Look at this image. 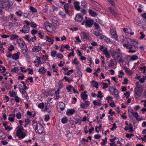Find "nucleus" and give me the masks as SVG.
I'll list each match as a JSON object with an SVG mask.
<instances>
[{
	"label": "nucleus",
	"instance_id": "obj_1",
	"mask_svg": "<svg viewBox=\"0 0 146 146\" xmlns=\"http://www.w3.org/2000/svg\"><path fill=\"white\" fill-rule=\"evenodd\" d=\"M32 125L36 133H42L43 131V126L39 123L33 120L32 121Z\"/></svg>",
	"mask_w": 146,
	"mask_h": 146
},
{
	"label": "nucleus",
	"instance_id": "obj_2",
	"mask_svg": "<svg viewBox=\"0 0 146 146\" xmlns=\"http://www.w3.org/2000/svg\"><path fill=\"white\" fill-rule=\"evenodd\" d=\"M128 41L130 46H132V49L128 50V52L131 53L135 52L137 50L138 47L136 45L138 43V42L136 40L131 39H129Z\"/></svg>",
	"mask_w": 146,
	"mask_h": 146
},
{
	"label": "nucleus",
	"instance_id": "obj_3",
	"mask_svg": "<svg viewBox=\"0 0 146 146\" xmlns=\"http://www.w3.org/2000/svg\"><path fill=\"white\" fill-rule=\"evenodd\" d=\"M128 115L131 119H132L135 117L137 120L141 121L143 119L142 118L140 117L137 112L134 111L131 108L128 110Z\"/></svg>",
	"mask_w": 146,
	"mask_h": 146
},
{
	"label": "nucleus",
	"instance_id": "obj_4",
	"mask_svg": "<svg viewBox=\"0 0 146 146\" xmlns=\"http://www.w3.org/2000/svg\"><path fill=\"white\" fill-rule=\"evenodd\" d=\"M13 4V2L10 0H0V6L3 8H9Z\"/></svg>",
	"mask_w": 146,
	"mask_h": 146
},
{
	"label": "nucleus",
	"instance_id": "obj_5",
	"mask_svg": "<svg viewBox=\"0 0 146 146\" xmlns=\"http://www.w3.org/2000/svg\"><path fill=\"white\" fill-rule=\"evenodd\" d=\"M17 130L16 133V135L20 139L24 138L26 136V134L23 132L24 130L23 128L21 126H18L17 127Z\"/></svg>",
	"mask_w": 146,
	"mask_h": 146
},
{
	"label": "nucleus",
	"instance_id": "obj_6",
	"mask_svg": "<svg viewBox=\"0 0 146 146\" xmlns=\"http://www.w3.org/2000/svg\"><path fill=\"white\" fill-rule=\"evenodd\" d=\"M143 90L141 86H137L134 90L135 96L136 98H139L141 96Z\"/></svg>",
	"mask_w": 146,
	"mask_h": 146
},
{
	"label": "nucleus",
	"instance_id": "obj_7",
	"mask_svg": "<svg viewBox=\"0 0 146 146\" xmlns=\"http://www.w3.org/2000/svg\"><path fill=\"white\" fill-rule=\"evenodd\" d=\"M93 22V20L90 18H88V20H85V21H84L82 23V25H84L85 23L86 27H91L92 26Z\"/></svg>",
	"mask_w": 146,
	"mask_h": 146
},
{
	"label": "nucleus",
	"instance_id": "obj_8",
	"mask_svg": "<svg viewBox=\"0 0 146 146\" xmlns=\"http://www.w3.org/2000/svg\"><path fill=\"white\" fill-rule=\"evenodd\" d=\"M81 39L83 41H86L89 39L90 36L88 32H82L80 34Z\"/></svg>",
	"mask_w": 146,
	"mask_h": 146
},
{
	"label": "nucleus",
	"instance_id": "obj_9",
	"mask_svg": "<svg viewBox=\"0 0 146 146\" xmlns=\"http://www.w3.org/2000/svg\"><path fill=\"white\" fill-rule=\"evenodd\" d=\"M109 90L111 95H114L115 97L117 98H118L119 97L118 91L116 89L110 87L109 88Z\"/></svg>",
	"mask_w": 146,
	"mask_h": 146
},
{
	"label": "nucleus",
	"instance_id": "obj_10",
	"mask_svg": "<svg viewBox=\"0 0 146 146\" xmlns=\"http://www.w3.org/2000/svg\"><path fill=\"white\" fill-rule=\"evenodd\" d=\"M115 29V27H111L110 28V33L111 37L114 38L116 40H117L118 39V36L116 34Z\"/></svg>",
	"mask_w": 146,
	"mask_h": 146
},
{
	"label": "nucleus",
	"instance_id": "obj_11",
	"mask_svg": "<svg viewBox=\"0 0 146 146\" xmlns=\"http://www.w3.org/2000/svg\"><path fill=\"white\" fill-rule=\"evenodd\" d=\"M60 22V20L57 18L54 17L52 20V23L55 27H58L59 26Z\"/></svg>",
	"mask_w": 146,
	"mask_h": 146
},
{
	"label": "nucleus",
	"instance_id": "obj_12",
	"mask_svg": "<svg viewBox=\"0 0 146 146\" xmlns=\"http://www.w3.org/2000/svg\"><path fill=\"white\" fill-rule=\"evenodd\" d=\"M111 54L112 57L116 60L121 55V54L119 52L114 51H112L111 52Z\"/></svg>",
	"mask_w": 146,
	"mask_h": 146
},
{
	"label": "nucleus",
	"instance_id": "obj_13",
	"mask_svg": "<svg viewBox=\"0 0 146 146\" xmlns=\"http://www.w3.org/2000/svg\"><path fill=\"white\" fill-rule=\"evenodd\" d=\"M30 30V27L29 26L24 25L22 29L20 30V31L24 34L28 33Z\"/></svg>",
	"mask_w": 146,
	"mask_h": 146
},
{
	"label": "nucleus",
	"instance_id": "obj_14",
	"mask_svg": "<svg viewBox=\"0 0 146 146\" xmlns=\"http://www.w3.org/2000/svg\"><path fill=\"white\" fill-rule=\"evenodd\" d=\"M17 42L19 46L21 49L26 48V47H27L24 41L23 40L19 39L18 40Z\"/></svg>",
	"mask_w": 146,
	"mask_h": 146
},
{
	"label": "nucleus",
	"instance_id": "obj_15",
	"mask_svg": "<svg viewBox=\"0 0 146 146\" xmlns=\"http://www.w3.org/2000/svg\"><path fill=\"white\" fill-rule=\"evenodd\" d=\"M101 40L104 41L107 43H111L112 41L110 38L101 34Z\"/></svg>",
	"mask_w": 146,
	"mask_h": 146
},
{
	"label": "nucleus",
	"instance_id": "obj_16",
	"mask_svg": "<svg viewBox=\"0 0 146 146\" xmlns=\"http://www.w3.org/2000/svg\"><path fill=\"white\" fill-rule=\"evenodd\" d=\"M42 49L41 46H35L32 48V51L35 53L39 52Z\"/></svg>",
	"mask_w": 146,
	"mask_h": 146
},
{
	"label": "nucleus",
	"instance_id": "obj_17",
	"mask_svg": "<svg viewBox=\"0 0 146 146\" xmlns=\"http://www.w3.org/2000/svg\"><path fill=\"white\" fill-rule=\"evenodd\" d=\"M23 68L25 69V68L22 67H20V69L22 72H26L27 70H28L29 71V72H28V74H33V70L32 69L28 68L27 69H26L25 70H23Z\"/></svg>",
	"mask_w": 146,
	"mask_h": 146
},
{
	"label": "nucleus",
	"instance_id": "obj_18",
	"mask_svg": "<svg viewBox=\"0 0 146 146\" xmlns=\"http://www.w3.org/2000/svg\"><path fill=\"white\" fill-rule=\"evenodd\" d=\"M20 54V52L18 51L17 53H15L12 55V58L13 60H17L19 58V56Z\"/></svg>",
	"mask_w": 146,
	"mask_h": 146
},
{
	"label": "nucleus",
	"instance_id": "obj_19",
	"mask_svg": "<svg viewBox=\"0 0 146 146\" xmlns=\"http://www.w3.org/2000/svg\"><path fill=\"white\" fill-rule=\"evenodd\" d=\"M123 31L125 33L129 34L131 35H133L134 34V33L133 32H131V30L129 28H124L123 29Z\"/></svg>",
	"mask_w": 146,
	"mask_h": 146
},
{
	"label": "nucleus",
	"instance_id": "obj_20",
	"mask_svg": "<svg viewBox=\"0 0 146 146\" xmlns=\"http://www.w3.org/2000/svg\"><path fill=\"white\" fill-rule=\"evenodd\" d=\"M88 13L90 16L93 17H95L97 15L96 12L91 9H89Z\"/></svg>",
	"mask_w": 146,
	"mask_h": 146
},
{
	"label": "nucleus",
	"instance_id": "obj_21",
	"mask_svg": "<svg viewBox=\"0 0 146 146\" xmlns=\"http://www.w3.org/2000/svg\"><path fill=\"white\" fill-rule=\"evenodd\" d=\"M75 112V110L74 109H68L67 110L66 114L68 115H71L74 113Z\"/></svg>",
	"mask_w": 146,
	"mask_h": 146
},
{
	"label": "nucleus",
	"instance_id": "obj_22",
	"mask_svg": "<svg viewBox=\"0 0 146 146\" xmlns=\"http://www.w3.org/2000/svg\"><path fill=\"white\" fill-rule=\"evenodd\" d=\"M45 40L46 41L50 42L51 45L53 44L54 40L49 36H45Z\"/></svg>",
	"mask_w": 146,
	"mask_h": 146
},
{
	"label": "nucleus",
	"instance_id": "obj_23",
	"mask_svg": "<svg viewBox=\"0 0 146 146\" xmlns=\"http://www.w3.org/2000/svg\"><path fill=\"white\" fill-rule=\"evenodd\" d=\"M58 106V109L61 111H63L64 109L65 104L62 102H60L59 103Z\"/></svg>",
	"mask_w": 146,
	"mask_h": 146
},
{
	"label": "nucleus",
	"instance_id": "obj_24",
	"mask_svg": "<svg viewBox=\"0 0 146 146\" xmlns=\"http://www.w3.org/2000/svg\"><path fill=\"white\" fill-rule=\"evenodd\" d=\"M83 19V17L80 14L77 15L76 17L75 20L76 21L78 22L81 21Z\"/></svg>",
	"mask_w": 146,
	"mask_h": 146
},
{
	"label": "nucleus",
	"instance_id": "obj_25",
	"mask_svg": "<svg viewBox=\"0 0 146 146\" xmlns=\"http://www.w3.org/2000/svg\"><path fill=\"white\" fill-rule=\"evenodd\" d=\"M75 9L77 10H79L80 9V3L77 1H75L74 3Z\"/></svg>",
	"mask_w": 146,
	"mask_h": 146
},
{
	"label": "nucleus",
	"instance_id": "obj_26",
	"mask_svg": "<svg viewBox=\"0 0 146 146\" xmlns=\"http://www.w3.org/2000/svg\"><path fill=\"white\" fill-rule=\"evenodd\" d=\"M33 63H37L38 64H41L40 58L38 56H36L35 60L33 61Z\"/></svg>",
	"mask_w": 146,
	"mask_h": 146
},
{
	"label": "nucleus",
	"instance_id": "obj_27",
	"mask_svg": "<svg viewBox=\"0 0 146 146\" xmlns=\"http://www.w3.org/2000/svg\"><path fill=\"white\" fill-rule=\"evenodd\" d=\"M117 62L119 64L123 63L124 62V60L123 59L122 54L116 60V62Z\"/></svg>",
	"mask_w": 146,
	"mask_h": 146
},
{
	"label": "nucleus",
	"instance_id": "obj_28",
	"mask_svg": "<svg viewBox=\"0 0 146 146\" xmlns=\"http://www.w3.org/2000/svg\"><path fill=\"white\" fill-rule=\"evenodd\" d=\"M129 60L131 61H134L138 59V57L135 55H134L132 56H129Z\"/></svg>",
	"mask_w": 146,
	"mask_h": 146
},
{
	"label": "nucleus",
	"instance_id": "obj_29",
	"mask_svg": "<svg viewBox=\"0 0 146 146\" xmlns=\"http://www.w3.org/2000/svg\"><path fill=\"white\" fill-rule=\"evenodd\" d=\"M15 117V115L14 114H10L9 115L8 118V120L11 122H13L14 121V119Z\"/></svg>",
	"mask_w": 146,
	"mask_h": 146
},
{
	"label": "nucleus",
	"instance_id": "obj_30",
	"mask_svg": "<svg viewBox=\"0 0 146 146\" xmlns=\"http://www.w3.org/2000/svg\"><path fill=\"white\" fill-rule=\"evenodd\" d=\"M46 69L44 67H42L38 70V72H40L41 74H44L46 72Z\"/></svg>",
	"mask_w": 146,
	"mask_h": 146
},
{
	"label": "nucleus",
	"instance_id": "obj_31",
	"mask_svg": "<svg viewBox=\"0 0 146 146\" xmlns=\"http://www.w3.org/2000/svg\"><path fill=\"white\" fill-rule=\"evenodd\" d=\"M19 37V36L17 35L12 34L11 35L10 40H13L18 38Z\"/></svg>",
	"mask_w": 146,
	"mask_h": 146
},
{
	"label": "nucleus",
	"instance_id": "obj_32",
	"mask_svg": "<svg viewBox=\"0 0 146 146\" xmlns=\"http://www.w3.org/2000/svg\"><path fill=\"white\" fill-rule=\"evenodd\" d=\"M109 10L110 12L112 14L114 15H117V13L116 11H115L113 9L110 7H109Z\"/></svg>",
	"mask_w": 146,
	"mask_h": 146
},
{
	"label": "nucleus",
	"instance_id": "obj_33",
	"mask_svg": "<svg viewBox=\"0 0 146 146\" xmlns=\"http://www.w3.org/2000/svg\"><path fill=\"white\" fill-rule=\"evenodd\" d=\"M93 103L94 106H100V101L99 100H95L93 101Z\"/></svg>",
	"mask_w": 146,
	"mask_h": 146
},
{
	"label": "nucleus",
	"instance_id": "obj_34",
	"mask_svg": "<svg viewBox=\"0 0 146 146\" xmlns=\"http://www.w3.org/2000/svg\"><path fill=\"white\" fill-rule=\"evenodd\" d=\"M24 55H26L28 53V49L27 47L26 48H24L21 49Z\"/></svg>",
	"mask_w": 146,
	"mask_h": 146
},
{
	"label": "nucleus",
	"instance_id": "obj_35",
	"mask_svg": "<svg viewBox=\"0 0 146 146\" xmlns=\"http://www.w3.org/2000/svg\"><path fill=\"white\" fill-rule=\"evenodd\" d=\"M123 68L125 70V72L127 74H131V71L129 70V69L127 68L125 66H122Z\"/></svg>",
	"mask_w": 146,
	"mask_h": 146
},
{
	"label": "nucleus",
	"instance_id": "obj_36",
	"mask_svg": "<svg viewBox=\"0 0 146 146\" xmlns=\"http://www.w3.org/2000/svg\"><path fill=\"white\" fill-rule=\"evenodd\" d=\"M10 96L12 97H15L17 95V93L13 91H10L9 92Z\"/></svg>",
	"mask_w": 146,
	"mask_h": 146
},
{
	"label": "nucleus",
	"instance_id": "obj_37",
	"mask_svg": "<svg viewBox=\"0 0 146 146\" xmlns=\"http://www.w3.org/2000/svg\"><path fill=\"white\" fill-rule=\"evenodd\" d=\"M69 7L68 4L67 3L64 4V8L65 12L67 13L68 11V9Z\"/></svg>",
	"mask_w": 146,
	"mask_h": 146
},
{
	"label": "nucleus",
	"instance_id": "obj_38",
	"mask_svg": "<svg viewBox=\"0 0 146 146\" xmlns=\"http://www.w3.org/2000/svg\"><path fill=\"white\" fill-rule=\"evenodd\" d=\"M91 84L93 86L95 87L96 88H98V83L95 81L94 80L92 81Z\"/></svg>",
	"mask_w": 146,
	"mask_h": 146
},
{
	"label": "nucleus",
	"instance_id": "obj_39",
	"mask_svg": "<svg viewBox=\"0 0 146 146\" xmlns=\"http://www.w3.org/2000/svg\"><path fill=\"white\" fill-rule=\"evenodd\" d=\"M57 54V52L55 50H52L51 52V55L53 58L55 57Z\"/></svg>",
	"mask_w": 146,
	"mask_h": 146
},
{
	"label": "nucleus",
	"instance_id": "obj_40",
	"mask_svg": "<svg viewBox=\"0 0 146 146\" xmlns=\"http://www.w3.org/2000/svg\"><path fill=\"white\" fill-rule=\"evenodd\" d=\"M60 89L58 88L55 92L56 98L55 99H58L59 98V92Z\"/></svg>",
	"mask_w": 146,
	"mask_h": 146
},
{
	"label": "nucleus",
	"instance_id": "obj_41",
	"mask_svg": "<svg viewBox=\"0 0 146 146\" xmlns=\"http://www.w3.org/2000/svg\"><path fill=\"white\" fill-rule=\"evenodd\" d=\"M101 51H102L104 53L108 51L107 48L106 47L103 46H101Z\"/></svg>",
	"mask_w": 146,
	"mask_h": 146
},
{
	"label": "nucleus",
	"instance_id": "obj_42",
	"mask_svg": "<svg viewBox=\"0 0 146 146\" xmlns=\"http://www.w3.org/2000/svg\"><path fill=\"white\" fill-rule=\"evenodd\" d=\"M81 98L83 100H85L87 99L88 96V95L81 94Z\"/></svg>",
	"mask_w": 146,
	"mask_h": 146
},
{
	"label": "nucleus",
	"instance_id": "obj_43",
	"mask_svg": "<svg viewBox=\"0 0 146 146\" xmlns=\"http://www.w3.org/2000/svg\"><path fill=\"white\" fill-rule=\"evenodd\" d=\"M130 45L129 44H123V46L124 47H126L127 48H129V50L132 49V46H130Z\"/></svg>",
	"mask_w": 146,
	"mask_h": 146
},
{
	"label": "nucleus",
	"instance_id": "obj_44",
	"mask_svg": "<svg viewBox=\"0 0 146 146\" xmlns=\"http://www.w3.org/2000/svg\"><path fill=\"white\" fill-rule=\"evenodd\" d=\"M59 14L62 18L65 19L66 18L65 14L62 11H60L59 13Z\"/></svg>",
	"mask_w": 146,
	"mask_h": 146
},
{
	"label": "nucleus",
	"instance_id": "obj_45",
	"mask_svg": "<svg viewBox=\"0 0 146 146\" xmlns=\"http://www.w3.org/2000/svg\"><path fill=\"white\" fill-rule=\"evenodd\" d=\"M19 70V69L18 67H15L13 68L11 70V71L13 72L16 73Z\"/></svg>",
	"mask_w": 146,
	"mask_h": 146
},
{
	"label": "nucleus",
	"instance_id": "obj_46",
	"mask_svg": "<svg viewBox=\"0 0 146 146\" xmlns=\"http://www.w3.org/2000/svg\"><path fill=\"white\" fill-rule=\"evenodd\" d=\"M45 109L47 111L49 112L50 111V105L49 104H47Z\"/></svg>",
	"mask_w": 146,
	"mask_h": 146
},
{
	"label": "nucleus",
	"instance_id": "obj_47",
	"mask_svg": "<svg viewBox=\"0 0 146 146\" xmlns=\"http://www.w3.org/2000/svg\"><path fill=\"white\" fill-rule=\"evenodd\" d=\"M68 119L66 117H65L62 119L61 121L63 123H65L67 122Z\"/></svg>",
	"mask_w": 146,
	"mask_h": 146
},
{
	"label": "nucleus",
	"instance_id": "obj_48",
	"mask_svg": "<svg viewBox=\"0 0 146 146\" xmlns=\"http://www.w3.org/2000/svg\"><path fill=\"white\" fill-rule=\"evenodd\" d=\"M105 55L106 56V57L107 58H109L110 57V54L108 52V50L106 52H105L104 53Z\"/></svg>",
	"mask_w": 146,
	"mask_h": 146
},
{
	"label": "nucleus",
	"instance_id": "obj_49",
	"mask_svg": "<svg viewBox=\"0 0 146 146\" xmlns=\"http://www.w3.org/2000/svg\"><path fill=\"white\" fill-rule=\"evenodd\" d=\"M15 13L18 16L21 17L22 15V11L20 10H19L18 11H17Z\"/></svg>",
	"mask_w": 146,
	"mask_h": 146
},
{
	"label": "nucleus",
	"instance_id": "obj_50",
	"mask_svg": "<svg viewBox=\"0 0 146 146\" xmlns=\"http://www.w3.org/2000/svg\"><path fill=\"white\" fill-rule=\"evenodd\" d=\"M44 106V104L43 103H41L39 104L38 105V107L40 109L43 108Z\"/></svg>",
	"mask_w": 146,
	"mask_h": 146
},
{
	"label": "nucleus",
	"instance_id": "obj_51",
	"mask_svg": "<svg viewBox=\"0 0 146 146\" xmlns=\"http://www.w3.org/2000/svg\"><path fill=\"white\" fill-rule=\"evenodd\" d=\"M30 9L31 11L35 13L37 12L36 9L32 6H30Z\"/></svg>",
	"mask_w": 146,
	"mask_h": 146
},
{
	"label": "nucleus",
	"instance_id": "obj_52",
	"mask_svg": "<svg viewBox=\"0 0 146 146\" xmlns=\"http://www.w3.org/2000/svg\"><path fill=\"white\" fill-rule=\"evenodd\" d=\"M57 57L62 59L64 57L63 55L61 54L58 53L56 54Z\"/></svg>",
	"mask_w": 146,
	"mask_h": 146
},
{
	"label": "nucleus",
	"instance_id": "obj_53",
	"mask_svg": "<svg viewBox=\"0 0 146 146\" xmlns=\"http://www.w3.org/2000/svg\"><path fill=\"white\" fill-rule=\"evenodd\" d=\"M23 96L25 98V99L27 100H28L29 99V97L28 96L27 92H25L23 95Z\"/></svg>",
	"mask_w": 146,
	"mask_h": 146
},
{
	"label": "nucleus",
	"instance_id": "obj_54",
	"mask_svg": "<svg viewBox=\"0 0 146 146\" xmlns=\"http://www.w3.org/2000/svg\"><path fill=\"white\" fill-rule=\"evenodd\" d=\"M30 25L31 26V27H34L35 28L36 27V24L33 22H31L30 23Z\"/></svg>",
	"mask_w": 146,
	"mask_h": 146
},
{
	"label": "nucleus",
	"instance_id": "obj_55",
	"mask_svg": "<svg viewBox=\"0 0 146 146\" xmlns=\"http://www.w3.org/2000/svg\"><path fill=\"white\" fill-rule=\"evenodd\" d=\"M65 80L66 81L68 82L69 83H70L71 81L72 80H71L68 77L65 76L63 80Z\"/></svg>",
	"mask_w": 146,
	"mask_h": 146
},
{
	"label": "nucleus",
	"instance_id": "obj_56",
	"mask_svg": "<svg viewBox=\"0 0 146 146\" xmlns=\"http://www.w3.org/2000/svg\"><path fill=\"white\" fill-rule=\"evenodd\" d=\"M14 49V47L13 45H11L8 48V50L10 52H11Z\"/></svg>",
	"mask_w": 146,
	"mask_h": 146
},
{
	"label": "nucleus",
	"instance_id": "obj_57",
	"mask_svg": "<svg viewBox=\"0 0 146 146\" xmlns=\"http://www.w3.org/2000/svg\"><path fill=\"white\" fill-rule=\"evenodd\" d=\"M44 24L46 27H48L50 28H51V25L48 22L46 21L44 23Z\"/></svg>",
	"mask_w": 146,
	"mask_h": 146
},
{
	"label": "nucleus",
	"instance_id": "obj_58",
	"mask_svg": "<svg viewBox=\"0 0 146 146\" xmlns=\"http://www.w3.org/2000/svg\"><path fill=\"white\" fill-rule=\"evenodd\" d=\"M44 24L46 27H48L50 28H51V25L48 22L46 21L44 23Z\"/></svg>",
	"mask_w": 146,
	"mask_h": 146
},
{
	"label": "nucleus",
	"instance_id": "obj_59",
	"mask_svg": "<svg viewBox=\"0 0 146 146\" xmlns=\"http://www.w3.org/2000/svg\"><path fill=\"white\" fill-rule=\"evenodd\" d=\"M94 26L95 27V28L96 29H99L100 28V26L97 23H96V22H95L94 23Z\"/></svg>",
	"mask_w": 146,
	"mask_h": 146
},
{
	"label": "nucleus",
	"instance_id": "obj_60",
	"mask_svg": "<svg viewBox=\"0 0 146 146\" xmlns=\"http://www.w3.org/2000/svg\"><path fill=\"white\" fill-rule=\"evenodd\" d=\"M102 84L103 85V88L104 89H105L108 87V84L107 83H101V84Z\"/></svg>",
	"mask_w": 146,
	"mask_h": 146
},
{
	"label": "nucleus",
	"instance_id": "obj_61",
	"mask_svg": "<svg viewBox=\"0 0 146 146\" xmlns=\"http://www.w3.org/2000/svg\"><path fill=\"white\" fill-rule=\"evenodd\" d=\"M145 77H143V78H141L139 79V81L141 83H143L145 82Z\"/></svg>",
	"mask_w": 146,
	"mask_h": 146
},
{
	"label": "nucleus",
	"instance_id": "obj_62",
	"mask_svg": "<svg viewBox=\"0 0 146 146\" xmlns=\"http://www.w3.org/2000/svg\"><path fill=\"white\" fill-rule=\"evenodd\" d=\"M17 118L18 119H20L21 117V115L20 112L18 113L16 115Z\"/></svg>",
	"mask_w": 146,
	"mask_h": 146
},
{
	"label": "nucleus",
	"instance_id": "obj_63",
	"mask_svg": "<svg viewBox=\"0 0 146 146\" xmlns=\"http://www.w3.org/2000/svg\"><path fill=\"white\" fill-rule=\"evenodd\" d=\"M107 137H106L104 139H102V141H103V142L101 143L103 145H104L107 143Z\"/></svg>",
	"mask_w": 146,
	"mask_h": 146
},
{
	"label": "nucleus",
	"instance_id": "obj_64",
	"mask_svg": "<svg viewBox=\"0 0 146 146\" xmlns=\"http://www.w3.org/2000/svg\"><path fill=\"white\" fill-rule=\"evenodd\" d=\"M23 38L27 41H28L29 42H30V39L29 38V36L28 35H27Z\"/></svg>",
	"mask_w": 146,
	"mask_h": 146
}]
</instances>
